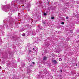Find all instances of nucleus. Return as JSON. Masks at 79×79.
Wrapping results in <instances>:
<instances>
[{"label": "nucleus", "instance_id": "obj_9", "mask_svg": "<svg viewBox=\"0 0 79 79\" xmlns=\"http://www.w3.org/2000/svg\"><path fill=\"white\" fill-rule=\"evenodd\" d=\"M44 16H46L47 15V14L45 13H44Z\"/></svg>", "mask_w": 79, "mask_h": 79}, {"label": "nucleus", "instance_id": "obj_26", "mask_svg": "<svg viewBox=\"0 0 79 79\" xmlns=\"http://www.w3.org/2000/svg\"><path fill=\"white\" fill-rule=\"evenodd\" d=\"M27 59H28V60L29 59H28V58H27Z\"/></svg>", "mask_w": 79, "mask_h": 79}, {"label": "nucleus", "instance_id": "obj_10", "mask_svg": "<svg viewBox=\"0 0 79 79\" xmlns=\"http://www.w3.org/2000/svg\"><path fill=\"white\" fill-rule=\"evenodd\" d=\"M43 24H45V21L43 22Z\"/></svg>", "mask_w": 79, "mask_h": 79}, {"label": "nucleus", "instance_id": "obj_1", "mask_svg": "<svg viewBox=\"0 0 79 79\" xmlns=\"http://www.w3.org/2000/svg\"><path fill=\"white\" fill-rule=\"evenodd\" d=\"M10 5H8L7 6H4V7L2 8L3 10L5 12L8 11L9 10H11V9L9 7Z\"/></svg>", "mask_w": 79, "mask_h": 79}, {"label": "nucleus", "instance_id": "obj_8", "mask_svg": "<svg viewBox=\"0 0 79 79\" xmlns=\"http://www.w3.org/2000/svg\"><path fill=\"white\" fill-rule=\"evenodd\" d=\"M30 52H31V50H30L29 51V52L28 53V55H29V54H30Z\"/></svg>", "mask_w": 79, "mask_h": 79}, {"label": "nucleus", "instance_id": "obj_18", "mask_svg": "<svg viewBox=\"0 0 79 79\" xmlns=\"http://www.w3.org/2000/svg\"><path fill=\"white\" fill-rule=\"evenodd\" d=\"M12 39H14V37H12Z\"/></svg>", "mask_w": 79, "mask_h": 79}, {"label": "nucleus", "instance_id": "obj_16", "mask_svg": "<svg viewBox=\"0 0 79 79\" xmlns=\"http://www.w3.org/2000/svg\"><path fill=\"white\" fill-rule=\"evenodd\" d=\"M77 3L78 4H79V1H77Z\"/></svg>", "mask_w": 79, "mask_h": 79}, {"label": "nucleus", "instance_id": "obj_17", "mask_svg": "<svg viewBox=\"0 0 79 79\" xmlns=\"http://www.w3.org/2000/svg\"><path fill=\"white\" fill-rule=\"evenodd\" d=\"M0 69H2V67L0 66Z\"/></svg>", "mask_w": 79, "mask_h": 79}, {"label": "nucleus", "instance_id": "obj_31", "mask_svg": "<svg viewBox=\"0 0 79 79\" xmlns=\"http://www.w3.org/2000/svg\"><path fill=\"white\" fill-rule=\"evenodd\" d=\"M9 15H10V14H9Z\"/></svg>", "mask_w": 79, "mask_h": 79}, {"label": "nucleus", "instance_id": "obj_28", "mask_svg": "<svg viewBox=\"0 0 79 79\" xmlns=\"http://www.w3.org/2000/svg\"><path fill=\"white\" fill-rule=\"evenodd\" d=\"M11 39H12V38H11Z\"/></svg>", "mask_w": 79, "mask_h": 79}, {"label": "nucleus", "instance_id": "obj_25", "mask_svg": "<svg viewBox=\"0 0 79 79\" xmlns=\"http://www.w3.org/2000/svg\"><path fill=\"white\" fill-rule=\"evenodd\" d=\"M45 53H47V52H45Z\"/></svg>", "mask_w": 79, "mask_h": 79}, {"label": "nucleus", "instance_id": "obj_23", "mask_svg": "<svg viewBox=\"0 0 79 79\" xmlns=\"http://www.w3.org/2000/svg\"><path fill=\"white\" fill-rule=\"evenodd\" d=\"M33 59H34V58H32V60H33Z\"/></svg>", "mask_w": 79, "mask_h": 79}, {"label": "nucleus", "instance_id": "obj_13", "mask_svg": "<svg viewBox=\"0 0 79 79\" xmlns=\"http://www.w3.org/2000/svg\"><path fill=\"white\" fill-rule=\"evenodd\" d=\"M61 24H64V22H62L61 23Z\"/></svg>", "mask_w": 79, "mask_h": 79}, {"label": "nucleus", "instance_id": "obj_6", "mask_svg": "<svg viewBox=\"0 0 79 79\" xmlns=\"http://www.w3.org/2000/svg\"><path fill=\"white\" fill-rule=\"evenodd\" d=\"M22 66H25V64L24 63H22Z\"/></svg>", "mask_w": 79, "mask_h": 79}, {"label": "nucleus", "instance_id": "obj_4", "mask_svg": "<svg viewBox=\"0 0 79 79\" xmlns=\"http://www.w3.org/2000/svg\"><path fill=\"white\" fill-rule=\"evenodd\" d=\"M36 35V33L35 31L33 32L32 33V35Z\"/></svg>", "mask_w": 79, "mask_h": 79}, {"label": "nucleus", "instance_id": "obj_22", "mask_svg": "<svg viewBox=\"0 0 79 79\" xmlns=\"http://www.w3.org/2000/svg\"><path fill=\"white\" fill-rule=\"evenodd\" d=\"M36 50H38V48L36 49Z\"/></svg>", "mask_w": 79, "mask_h": 79}, {"label": "nucleus", "instance_id": "obj_15", "mask_svg": "<svg viewBox=\"0 0 79 79\" xmlns=\"http://www.w3.org/2000/svg\"><path fill=\"white\" fill-rule=\"evenodd\" d=\"M22 36H25V34H22Z\"/></svg>", "mask_w": 79, "mask_h": 79}, {"label": "nucleus", "instance_id": "obj_19", "mask_svg": "<svg viewBox=\"0 0 79 79\" xmlns=\"http://www.w3.org/2000/svg\"><path fill=\"white\" fill-rule=\"evenodd\" d=\"M61 60H59V61H61Z\"/></svg>", "mask_w": 79, "mask_h": 79}, {"label": "nucleus", "instance_id": "obj_2", "mask_svg": "<svg viewBox=\"0 0 79 79\" xmlns=\"http://www.w3.org/2000/svg\"><path fill=\"white\" fill-rule=\"evenodd\" d=\"M11 5H12V6H15V2H12Z\"/></svg>", "mask_w": 79, "mask_h": 79}, {"label": "nucleus", "instance_id": "obj_20", "mask_svg": "<svg viewBox=\"0 0 79 79\" xmlns=\"http://www.w3.org/2000/svg\"><path fill=\"white\" fill-rule=\"evenodd\" d=\"M45 69H44V72H45Z\"/></svg>", "mask_w": 79, "mask_h": 79}, {"label": "nucleus", "instance_id": "obj_27", "mask_svg": "<svg viewBox=\"0 0 79 79\" xmlns=\"http://www.w3.org/2000/svg\"><path fill=\"white\" fill-rule=\"evenodd\" d=\"M76 66H77V64H76Z\"/></svg>", "mask_w": 79, "mask_h": 79}, {"label": "nucleus", "instance_id": "obj_7", "mask_svg": "<svg viewBox=\"0 0 79 79\" xmlns=\"http://www.w3.org/2000/svg\"><path fill=\"white\" fill-rule=\"evenodd\" d=\"M38 27L40 29H42V27L40 25H39L38 26Z\"/></svg>", "mask_w": 79, "mask_h": 79}, {"label": "nucleus", "instance_id": "obj_24", "mask_svg": "<svg viewBox=\"0 0 79 79\" xmlns=\"http://www.w3.org/2000/svg\"><path fill=\"white\" fill-rule=\"evenodd\" d=\"M33 50H34V48H33Z\"/></svg>", "mask_w": 79, "mask_h": 79}, {"label": "nucleus", "instance_id": "obj_5", "mask_svg": "<svg viewBox=\"0 0 79 79\" xmlns=\"http://www.w3.org/2000/svg\"><path fill=\"white\" fill-rule=\"evenodd\" d=\"M48 57L44 56V60H47V59H48Z\"/></svg>", "mask_w": 79, "mask_h": 79}, {"label": "nucleus", "instance_id": "obj_11", "mask_svg": "<svg viewBox=\"0 0 79 79\" xmlns=\"http://www.w3.org/2000/svg\"><path fill=\"white\" fill-rule=\"evenodd\" d=\"M52 56H53V57L55 56V54H52Z\"/></svg>", "mask_w": 79, "mask_h": 79}, {"label": "nucleus", "instance_id": "obj_3", "mask_svg": "<svg viewBox=\"0 0 79 79\" xmlns=\"http://www.w3.org/2000/svg\"><path fill=\"white\" fill-rule=\"evenodd\" d=\"M52 61H53V63H54V64H56V63H57V62L55 60H53Z\"/></svg>", "mask_w": 79, "mask_h": 79}, {"label": "nucleus", "instance_id": "obj_12", "mask_svg": "<svg viewBox=\"0 0 79 79\" xmlns=\"http://www.w3.org/2000/svg\"><path fill=\"white\" fill-rule=\"evenodd\" d=\"M51 18L52 19H54V17H51Z\"/></svg>", "mask_w": 79, "mask_h": 79}, {"label": "nucleus", "instance_id": "obj_21", "mask_svg": "<svg viewBox=\"0 0 79 79\" xmlns=\"http://www.w3.org/2000/svg\"><path fill=\"white\" fill-rule=\"evenodd\" d=\"M32 63H33V64H34L35 63L34 62H32Z\"/></svg>", "mask_w": 79, "mask_h": 79}, {"label": "nucleus", "instance_id": "obj_29", "mask_svg": "<svg viewBox=\"0 0 79 79\" xmlns=\"http://www.w3.org/2000/svg\"><path fill=\"white\" fill-rule=\"evenodd\" d=\"M59 60H60V59H59Z\"/></svg>", "mask_w": 79, "mask_h": 79}, {"label": "nucleus", "instance_id": "obj_14", "mask_svg": "<svg viewBox=\"0 0 79 79\" xmlns=\"http://www.w3.org/2000/svg\"><path fill=\"white\" fill-rule=\"evenodd\" d=\"M66 18L67 19H69V17H66Z\"/></svg>", "mask_w": 79, "mask_h": 79}, {"label": "nucleus", "instance_id": "obj_30", "mask_svg": "<svg viewBox=\"0 0 79 79\" xmlns=\"http://www.w3.org/2000/svg\"><path fill=\"white\" fill-rule=\"evenodd\" d=\"M61 71H62L61 70Z\"/></svg>", "mask_w": 79, "mask_h": 79}]
</instances>
